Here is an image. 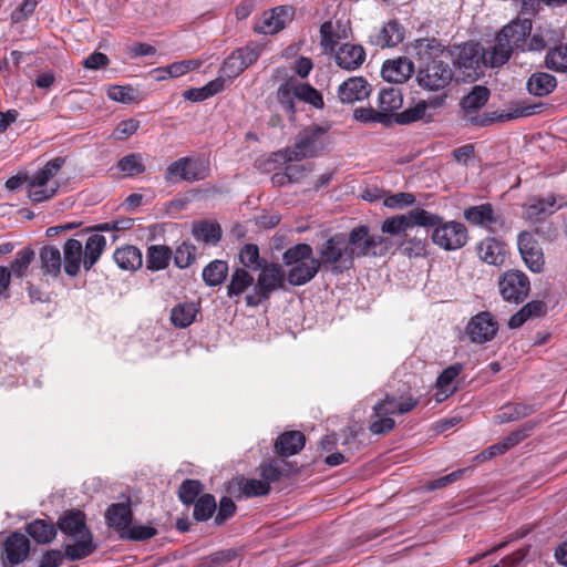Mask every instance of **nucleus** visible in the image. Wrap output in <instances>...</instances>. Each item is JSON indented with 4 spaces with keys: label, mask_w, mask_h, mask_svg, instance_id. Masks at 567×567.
Masks as SVG:
<instances>
[{
    "label": "nucleus",
    "mask_w": 567,
    "mask_h": 567,
    "mask_svg": "<svg viewBox=\"0 0 567 567\" xmlns=\"http://www.w3.org/2000/svg\"><path fill=\"white\" fill-rule=\"evenodd\" d=\"M328 144L327 130L319 125H309L295 137L293 145L271 154L270 161L278 164L300 162L319 155Z\"/></svg>",
    "instance_id": "nucleus-2"
},
{
    "label": "nucleus",
    "mask_w": 567,
    "mask_h": 567,
    "mask_svg": "<svg viewBox=\"0 0 567 567\" xmlns=\"http://www.w3.org/2000/svg\"><path fill=\"white\" fill-rule=\"evenodd\" d=\"M288 466L289 463L285 460L270 458L268 462L260 465V476L262 477V481L267 482L268 486H270L271 483L279 481L285 475H288Z\"/></svg>",
    "instance_id": "nucleus-40"
},
{
    "label": "nucleus",
    "mask_w": 567,
    "mask_h": 567,
    "mask_svg": "<svg viewBox=\"0 0 567 567\" xmlns=\"http://www.w3.org/2000/svg\"><path fill=\"white\" fill-rule=\"evenodd\" d=\"M464 218L471 225L485 228L493 234L506 228L504 215L495 210L488 203L466 208L464 210Z\"/></svg>",
    "instance_id": "nucleus-15"
},
{
    "label": "nucleus",
    "mask_w": 567,
    "mask_h": 567,
    "mask_svg": "<svg viewBox=\"0 0 567 567\" xmlns=\"http://www.w3.org/2000/svg\"><path fill=\"white\" fill-rule=\"evenodd\" d=\"M203 491V485L197 480H186L182 483L178 489V497L182 503L189 505L193 504L197 498L200 492Z\"/></svg>",
    "instance_id": "nucleus-58"
},
{
    "label": "nucleus",
    "mask_w": 567,
    "mask_h": 567,
    "mask_svg": "<svg viewBox=\"0 0 567 567\" xmlns=\"http://www.w3.org/2000/svg\"><path fill=\"white\" fill-rule=\"evenodd\" d=\"M73 539L75 544L65 547V555L71 560L85 558L94 551L95 547L92 544V536Z\"/></svg>",
    "instance_id": "nucleus-49"
},
{
    "label": "nucleus",
    "mask_w": 567,
    "mask_h": 567,
    "mask_svg": "<svg viewBox=\"0 0 567 567\" xmlns=\"http://www.w3.org/2000/svg\"><path fill=\"white\" fill-rule=\"evenodd\" d=\"M198 311L195 302L178 303L171 311V322L176 328L185 329L195 321Z\"/></svg>",
    "instance_id": "nucleus-35"
},
{
    "label": "nucleus",
    "mask_w": 567,
    "mask_h": 567,
    "mask_svg": "<svg viewBox=\"0 0 567 567\" xmlns=\"http://www.w3.org/2000/svg\"><path fill=\"white\" fill-rule=\"evenodd\" d=\"M239 485L240 493L246 498L265 496L270 492V486H268V483L264 482L262 480H241Z\"/></svg>",
    "instance_id": "nucleus-52"
},
{
    "label": "nucleus",
    "mask_w": 567,
    "mask_h": 567,
    "mask_svg": "<svg viewBox=\"0 0 567 567\" xmlns=\"http://www.w3.org/2000/svg\"><path fill=\"white\" fill-rule=\"evenodd\" d=\"M193 236L205 244L216 245L221 238V228L214 221H199L193 227Z\"/></svg>",
    "instance_id": "nucleus-44"
},
{
    "label": "nucleus",
    "mask_w": 567,
    "mask_h": 567,
    "mask_svg": "<svg viewBox=\"0 0 567 567\" xmlns=\"http://www.w3.org/2000/svg\"><path fill=\"white\" fill-rule=\"evenodd\" d=\"M34 250L25 247L16 254L14 260L10 265L11 275L17 278H23L27 275L28 268L34 260Z\"/></svg>",
    "instance_id": "nucleus-46"
},
{
    "label": "nucleus",
    "mask_w": 567,
    "mask_h": 567,
    "mask_svg": "<svg viewBox=\"0 0 567 567\" xmlns=\"http://www.w3.org/2000/svg\"><path fill=\"white\" fill-rule=\"evenodd\" d=\"M295 10L289 6H279L265 11L260 22L255 27V31L262 34H276L286 28L287 23L292 21Z\"/></svg>",
    "instance_id": "nucleus-17"
},
{
    "label": "nucleus",
    "mask_w": 567,
    "mask_h": 567,
    "mask_svg": "<svg viewBox=\"0 0 567 567\" xmlns=\"http://www.w3.org/2000/svg\"><path fill=\"white\" fill-rule=\"evenodd\" d=\"M235 512L236 505L234 501L227 496L221 497L217 514L214 519L215 525H224L229 518L234 516Z\"/></svg>",
    "instance_id": "nucleus-62"
},
{
    "label": "nucleus",
    "mask_w": 567,
    "mask_h": 567,
    "mask_svg": "<svg viewBox=\"0 0 567 567\" xmlns=\"http://www.w3.org/2000/svg\"><path fill=\"white\" fill-rule=\"evenodd\" d=\"M29 538L21 533L9 535L3 545V555L1 556L3 565L16 566L22 563L29 555Z\"/></svg>",
    "instance_id": "nucleus-18"
},
{
    "label": "nucleus",
    "mask_w": 567,
    "mask_h": 567,
    "mask_svg": "<svg viewBox=\"0 0 567 567\" xmlns=\"http://www.w3.org/2000/svg\"><path fill=\"white\" fill-rule=\"evenodd\" d=\"M476 249L480 259L488 265L501 266L506 260L505 244L493 237L483 239Z\"/></svg>",
    "instance_id": "nucleus-26"
},
{
    "label": "nucleus",
    "mask_w": 567,
    "mask_h": 567,
    "mask_svg": "<svg viewBox=\"0 0 567 567\" xmlns=\"http://www.w3.org/2000/svg\"><path fill=\"white\" fill-rule=\"evenodd\" d=\"M437 220L427 225L432 227L431 239L434 245L440 248L452 251L463 248L468 240V231L464 224L455 220L444 221L443 218L436 214Z\"/></svg>",
    "instance_id": "nucleus-9"
},
{
    "label": "nucleus",
    "mask_w": 567,
    "mask_h": 567,
    "mask_svg": "<svg viewBox=\"0 0 567 567\" xmlns=\"http://www.w3.org/2000/svg\"><path fill=\"white\" fill-rule=\"evenodd\" d=\"M489 90L486 86L475 85L471 92L461 100L463 120L473 126L484 127L496 121L494 114H481L480 110L489 99Z\"/></svg>",
    "instance_id": "nucleus-11"
},
{
    "label": "nucleus",
    "mask_w": 567,
    "mask_h": 567,
    "mask_svg": "<svg viewBox=\"0 0 567 567\" xmlns=\"http://www.w3.org/2000/svg\"><path fill=\"white\" fill-rule=\"evenodd\" d=\"M246 69L244 68L243 62L234 51L227 59H225L220 69V73L227 79H235L239 76Z\"/></svg>",
    "instance_id": "nucleus-61"
},
{
    "label": "nucleus",
    "mask_w": 567,
    "mask_h": 567,
    "mask_svg": "<svg viewBox=\"0 0 567 567\" xmlns=\"http://www.w3.org/2000/svg\"><path fill=\"white\" fill-rule=\"evenodd\" d=\"M193 504L194 518L198 522L208 520L217 508L215 497L212 494L199 496Z\"/></svg>",
    "instance_id": "nucleus-47"
},
{
    "label": "nucleus",
    "mask_w": 567,
    "mask_h": 567,
    "mask_svg": "<svg viewBox=\"0 0 567 567\" xmlns=\"http://www.w3.org/2000/svg\"><path fill=\"white\" fill-rule=\"evenodd\" d=\"M64 271L70 277H75L83 265V245L80 240L70 238L63 246Z\"/></svg>",
    "instance_id": "nucleus-30"
},
{
    "label": "nucleus",
    "mask_w": 567,
    "mask_h": 567,
    "mask_svg": "<svg viewBox=\"0 0 567 567\" xmlns=\"http://www.w3.org/2000/svg\"><path fill=\"white\" fill-rule=\"evenodd\" d=\"M436 220V214L430 213L423 208H415L408 214L386 218L382 223L381 230L383 234L398 236L414 226L427 227V225H432Z\"/></svg>",
    "instance_id": "nucleus-12"
},
{
    "label": "nucleus",
    "mask_w": 567,
    "mask_h": 567,
    "mask_svg": "<svg viewBox=\"0 0 567 567\" xmlns=\"http://www.w3.org/2000/svg\"><path fill=\"white\" fill-rule=\"evenodd\" d=\"M27 533L38 544H49L56 536V527L52 522L35 519L27 526Z\"/></svg>",
    "instance_id": "nucleus-38"
},
{
    "label": "nucleus",
    "mask_w": 567,
    "mask_h": 567,
    "mask_svg": "<svg viewBox=\"0 0 567 567\" xmlns=\"http://www.w3.org/2000/svg\"><path fill=\"white\" fill-rule=\"evenodd\" d=\"M306 443V436L300 431H288L275 441V451L279 456L288 457L299 453Z\"/></svg>",
    "instance_id": "nucleus-29"
},
{
    "label": "nucleus",
    "mask_w": 567,
    "mask_h": 567,
    "mask_svg": "<svg viewBox=\"0 0 567 567\" xmlns=\"http://www.w3.org/2000/svg\"><path fill=\"white\" fill-rule=\"evenodd\" d=\"M228 274V264L224 260H213L203 269V280L209 287L219 286Z\"/></svg>",
    "instance_id": "nucleus-43"
},
{
    "label": "nucleus",
    "mask_w": 567,
    "mask_h": 567,
    "mask_svg": "<svg viewBox=\"0 0 567 567\" xmlns=\"http://www.w3.org/2000/svg\"><path fill=\"white\" fill-rule=\"evenodd\" d=\"M40 267L44 276L56 278L61 274L62 258L60 249L54 246H43L40 249Z\"/></svg>",
    "instance_id": "nucleus-32"
},
{
    "label": "nucleus",
    "mask_w": 567,
    "mask_h": 567,
    "mask_svg": "<svg viewBox=\"0 0 567 567\" xmlns=\"http://www.w3.org/2000/svg\"><path fill=\"white\" fill-rule=\"evenodd\" d=\"M557 86V80L547 72H536L527 81L528 92L538 97L550 94Z\"/></svg>",
    "instance_id": "nucleus-33"
},
{
    "label": "nucleus",
    "mask_w": 567,
    "mask_h": 567,
    "mask_svg": "<svg viewBox=\"0 0 567 567\" xmlns=\"http://www.w3.org/2000/svg\"><path fill=\"white\" fill-rule=\"evenodd\" d=\"M351 260L361 257H382L392 247V240L382 235H371L370 228L360 225L347 235Z\"/></svg>",
    "instance_id": "nucleus-6"
},
{
    "label": "nucleus",
    "mask_w": 567,
    "mask_h": 567,
    "mask_svg": "<svg viewBox=\"0 0 567 567\" xmlns=\"http://www.w3.org/2000/svg\"><path fill=\"white\" fill-rule=\"evenodd\" d=\"M498 331V322L489 311H481L473 316L464 329L465 337L475 344L492 341Z\"/></svg>",
    "instance_id": "nucleus-14"
},
{
    "label": "nucleus",
    "mask_w": 567,
    "mask_h": 567,
    "mask_svg": "<svg viewBox=\"0 0 567 567\" xmlns=\"http://www.w3.org/2000/svg\"><path fill=\"white\" fill-rule=\"evenodd\" d=\"M371 86L362 76H353L339 85L338 96L342 103L352 104L369 96Z\"/></svg>",
    "instance_id": "nucleus-22"
},
{
    "label": "nucleus",
    "mask_w": 567,
    "mask_h": 567,
    "mask_svg": "<svg viewBox=\"0 0 567 567\" xmlns=\"http://www.w3.org/2000/svg\"><path fill=\"white\" fill-rule=\"evenodd\" d=\"M239 259L244 267L252 270H258L262 266L258 246L254 244H246L240 249Z\"/></svg>",
    "instance_id": "nucleus-59"
},
{
    "label": "nucleus",
    "mask_w": 567,
    "mask_h": 567,
    "mask_svg": "<svg viewBox=\"0 0 567 567\" xmlns=\"http://www.w3.org/2000/svg\"><path fill=\"white\" fill-rule=\"evenodd\" d=\"M282 261L289 268L286 277L292 286L310 282L321 269L312 247L305 243L288 248L282 255Z\"/></svg>",
    "instance_id": "nucleus-3"
},
{
    "label": "nucleus",
    "mask_w": 567,
    "mask_h": 567,
    "mask_svg": "<svg viewBox=\"0 0 567 567\" xmlns=\"http://www.w3.org/2000/svg\"><path fill=\"white\" fill-rule=\"evenodd\" d=\"M295 95L298 100L311 104L317 109L323 107L321 93L308 83H298L295 81Z\"/></svg>",
    "instance_id": "nucleus-48"
},
{
    "label": "nucleus",
    "mask_w": 567,
    "mask_h": 567,
    "mask_svg": "<svg viewBox=\"0 0 567 567\" xmlns=\"http://www.w3.org/2000/svg\"><path fill=\"white\" fill-rule=\"evenodd\" d=\"M254 284V277L245 268H236L227 286V296L229 298L243 295Z\"/></svg>",
    "instance_id": "nucleus-42"
},
{
    "label": "nucleus",
    "mask_w": 567,
    "mask_h": 567,
    "mask_svg": "<svg viewBox=\"0 0 567 567\" xmlns=\"http://www.w3.org/2000/svg\"><path fill=\"white\" fill-rule=\"evenodd\" d=\"M463 364L462 363H455L442 371V373L439 375L436 381V386L442 392H450L452 393L455 388H452V384L454 380L460 375V373L463 371Z\"/></svg>",
    "instance_id": "nucleus-55"
},
{
    "label": "nucleus",
    "mask_w": 567,
    "mask_h": 567,
    "mask_svg": "<svg viewBox=\"0 0 567 567\" xmlns=\"http://www.w3.org/2000/svg\"><path fill=\"white\" fill-rule=\"evenodd\" d=\"M172 250L164 245H152L146 251V268L151 271H159L168 267Z\"/></svg>",
    "instance_id": "nucleus-36"
},
{
    "label": "nucleus",
    "mask_w": 567,
    "mask_h": 567,
    "mask_svg": "<svg viewBox=\"0 0 567 567\" xmlns=\"http://www.w3.org/2000/svg\"><path fill=\"white\" fill-rule=\"evenodd\" d=\"M258 270L260 272L254 289L246 296V305L248 307H258L269 299L274 291L284 288L285 279H287L282 267L278 264H266Z\"/></svg>",
    "instance_id": "nucleus-8"
},
{
    "label": "nucleus",
    "mask_w": 567,
    "mask_h": 567,
    "mask_svg": "<svg viewBox=\"0 0 567 567\" xmlns=\"http://www.w3.org/2000/svg\"><path fill=\"white\" fill-rule=\"evenodd\" d=\"M117 168L125 177H133L145 172V165L140 154H128L121 158L117 163Z\"/></svg>",
    "instance_id": "nucleus-51"
},
{
    "label": "nucleus",
    "mask_w": 567,
    "mask_h": 567,
    "mask_svg": "<svg viewBox=\"0 0 567 567\" xmlns=\"http://www.w3.org/2000/svg\"><path fill=\"white\" fill-rule=\"evenodd\" d=\"M498 290L505 301L520 303L530 292V280L524 271L509 269L499 277Z\"/></svg>",
    "instance_id": "nucleus-13"
},
{
    "label": "nucleus",
    "mask_w": 567,
    "mask_h": 567,
    "mask_svg": "<svg viewBox=\"0 0 567 567\" xmlns=\"http://www.w3.org/2000/svg\"><path fill=\"white\" fill-rule=\"evenodd\" d=\"M514 52V48L506 40H501V35L497 33L495 44L483 54L484 63L492 68L502 66Z\"/></svg>",
    "instance_id": "nucleus-31"
},
{
    "label": "nucleus",
    "mask_w": 567,
    "mask_h": 567,
    "mask_svg": "<svg viewBox=\"0 0 567 567\" xmlns=\"http://www.w3.org/2000/svg\"><path fill=\"white\" fill-rule=\"evenodd\" d=\"M427 103L425 101L417 102L414 106L395 114V122L399 124H410L422 120L425 116Z\"/></svg>",
    "instance_id": "nucleus-56"
},
{
    "label": "nucleus",
    "mask_w": 567,
    "mask_h": 567,
    "mask_svg": "<svg viewBox=\"0 0 567 567\" xmlns=\"http://www.w3.org/2000/svg\"><path fill=\"white\" fill-rule=\"evenodd\" d=\"M535 412V408L529 404L516 403L502 406L501 412L495 415V422L498 424L508 423L526 417Z\"/></svg>",
    "instance_id": "nucleus-41"
},
{
    "label": "nucleus",
    "mask_w": 567,
    "mask_h": 567,
    "mask_svg": "<svg viewBox=\"0 0 567 567\" xmlns=\"http://www.w3.org/2000/svg\"><path fill=\"white\" fill-rule=\"evenodd\" d=\"M113 260L121 270L134 272L142 267L143 255L138 247L124 245L114 250Z\"/></svg>",
    "instance_id": "nucleus-27"
},
{
    "label": "nucleus",
    "mask_w": 567,
    "mask_h": 567,
    "mask_svg": "<svg viewBox=\"0 0 567 567\" xmlns=\"http://www.w3.org/2000/svg\"><path fill=\"white\" fill-rule=\"evenodd\" d=\"M403 104V96L399 89L388 87L382 89L378 96V110L384 112L389 120L394 111L399 110Z\"/></svg>",
    "instance_id": "nucleus-37"
},
{
    "label": "nucleus",
    "mask_w": 567,
    "mask_h": 567,
    "mask_svg": "<svg viewBox=\"0 0 567 567\" xmlns=\"http://www.w3.org/2000/svg\"><path fill=\"white\" fill-rule=\"evenodd\" d=\"M551 34L554 31L549 28H538L530 34L529 40H526V51L540 52L545 50L548 42L553 40Z\"/></svg>",
    "instance_id": "nucleus-54"
},
{
    "label": "nucleus",
    "mask_w": 567,
    "mask_h": 567,
    "mask_svg": "<svg viewBox=\"0 0 567 567\" xmlns=\"http://www.w3.org/2000/svg\"><path fill=\"white\" fill-rule=\"evenodd\" d=\"M317 254L320 267L333 275H340L353 266L347 235L343 233L334 234L320 244Z\"/></svg>",
    "instance_id": "nucleus-4"
},
{
    "label": "nucleus",
    "mask_w": 567,
    "mask_h": 567,
    "mask_svg": "<svg viewBox=\"0 0 567 567\" xmlns=\"http://www.w3.org/2000/svg\"><path fill=\"white\" fill-rule=\"evenodd\" d=\"M354 117L364 123H369V122L382 123V124L389 123V117L386 116V114L384 112H379L378 109L374 110L372 107L357 109L354 111Z\"/></svg>",
    "instance_id": "nucleus-63"
},
{
    "label": "nucleus",
    "mask_w": 567,
    "mask_h": 567,
    "mask_svg": "<svg viewBox=\"0 0 567 567\" xmlns=\"http://www.w3.org/2000/svg\"><path fill=\"white\" fill-rule=\"evenodd\" d=\"M419 404V400L412 396L404 398L400 401L394 395L386 394L385 398L379 401L373 406V413L371 415L370 431L373 434H384L390 432L395 422L391 415L406 414L411 412Z\"/></svg>",
    "instance_id": "nucleus-5"
},
{
    "label": "nucleus",
    "mask_w": 567,
    "mask_h": 567,
    "mask_svg": "<svg viewBox=\"0 0 567 567\" xmlns=\"http://www.w3.org/2000/svg\"><path fill=\"white\" fill-rule=\"evenodd\" d=\"M59 528L62 533L72 538H83L92 536L91 532L85 525V516L81 511L69 512L60 517Z\"/></svg>",
    "instance_id": "nucleus-28"
},
{
    "label": "nucleus",
    "mask_w": 567,
    "mask_h": 567,
    "mask_svg": "<svg viewBox=\"0 0 567 567\" xmlns=\"http://www.w3.org/2000/svg\"><path fill=\"white\" fill-rule=\"evenodd\" d=\"M106 247V238L100 234L91 235L83 247V267L87 271L100 259Z\"/></svg>",
    "instance_id": "nucleus-34"
},
{
    "label": "nucleus",
    "mask_w": 567,
    "mask_h": 567,
    "mask_svg": "<svg viewBox=\"0 0 567 567\" xmlns=\"http://www.w3.org/2000/svg\"><path fill=\"white\" fill-rule=\"evenodd\" d=\"M530 19H516L504 25L498 32L501 40H506L515 51H526V38L532 33Z\"/></svg>",
    "instance_id": "nucleus-19"
},
{
    "label": "nucleus",
    "mask_w": 567,
    "mask_h": 567,
    "mask_svg": "<svg viewBox=\"0 0 567 567\" xmlns=\"http://www.w3.org/2000/svg\"><path fill=\"white\" fill-rule=\"evenodd\" d=\"M262 51H264L262 44H259L256 42H249L245 47L235 50V53L238 55V58L243 62L244 68L247 69L257 62V60L261 55Z\"/></svg>",
    "instance_id": "nucleus-57"
},
{
    "label": "nucleus",
    "mask_w": 567,
    "mask_h": 567,
    "mask_svg": "<svg viewBox=\"0 0 567 567\" xmlns=\"http://www.w3.org/2000/svg\"><path fill=\"white\" fill-rule=\"evenodd\" d=\"M224 87H225V79L223 76H219V78L210 81L203 87L186 90L183 93V96L186 100H189L193 102H202V101H205V100L216 95L217 93L221 92L224 90Z\"/></svg>",
    "instance_id": "nucleus-39"
},
{
    "label": "nucleus",
    "mask_w": 567,
    "mask_h": 567,
    "mask_svg": "<svg viewBox=\"0 0 567 567\" xmlns=\"http://www.w3.org/2000/svg\"><path fill=\"white\" fill-rule=\"evenodd\" d=\"M414 202L415 197L413 194L402 192L386 196L383 200V205L389 208L401 209L413 205Z\"/></svg>",
    "instance_id": "nucleus-64"
},
{
    "label": "nucleus",
    "mask_w": 567,
    "mask_h": 567,
    "mask_svg": "<svg viewBox=\"0 0 567 567\" xmlns=\"http://www.w3.org/2000/svg\"><path fill=\"white\" fill-rule=\"evenodd\" d=\"M64 163L63 157H55L29 177L28 196L32 202L42 203L56 194L60 183L55 179V176Z\"/></svg>",
    "instance_id": "nucleus-7"
},
{
    "label": "nucleus",
    "mask_w": 567,
    "mask_h": 567,
    "mask_svg": "<svg viewBox=\"0 0 567 567\" xmlns=\"http://www.w3.org/2000/svg\"><path fill=\"white\" fill-rule=\"evenodd\" d=\"M404 30L396 21H389L369 35V43L380 48H391L401 43Z\"/></svg>",
    "instance_id": "nucleus-24"
},
{
    "label": "nucleus",
    "mask_w": 567,
    "mask_h": 567,
    "mask_svg": "<svg viewBox=\"0 0 567 567\" xmlns=\"http://www.w3.org/2000/svg\"><path fill=\"white\" fill-rule=\"evenodd\" d=\"M563 204L558 203L555 195L546 197H532L525 205V216L530 221H542L553 215Z\"/></svg>",
    "instance_id": "nucleus-20"
},
{
    "label": "nucleus",
    "mask_w": 567,
    "mask_h": 567,
    "mask_svg": "<svg viewBox=\"0 0 567 567\" xmlns=\"http://www.w3.org/2000/svg\"><path fill=\"white\" fill-rule=\"evenodd\" d=\"M105 519L109 527L113 528L118 537L125 534L128 525L133 520V512L130 503L111 504L105 513Z\"/></svg>",
    "instance_id": "nucleus-21"
},
{
    "label": "nucleus",
    "mask_w": 567,
    "mask_h": 567,
    "mask_svg": "<svg viewBox=\"0 0 567 567\" xmlns=\"http://www.w3.org/2000/svg\"><path fill=\"white\" fill-rule=\"evenodd\" d=\"M195 258L196 248L189 243L181 244L175 250L174 261L178 268H187L195 261Z\"/></svg>",
    "instance_id": "nucleus-60"
},
{
    "label": "nucleus",
    "mask_w": 567,
    "mask_h": 567,
    "mask_svg": "<svg viewBox=\"0 0 567 567\" xmlns=\"http://www.w3.org/2000/svg\"><path fill=\"white\" fill-rule=\"evenodd\" d=\"M411 47L419 62L416 75L419 85L429 91L446 87L454 72L449 63L441 59L445 53V47L435 38L416 39Z\"/></svg>",
    "instance_id": "nucleus-1"
},
{
    "label": "nucleus",
    "mask_w": 567,
    "mask_h": 567,
    "mask_svg": "<svg viewBox=\"0 0 567 567\" xmlns=\"http://www.w3.org/2000/svg\"><path fill=\"white\" fill-rule=\"evenodd\" d=\"M295 99H297V96L295 95L293 80H289L279 86L277 91V100L285 111L291 115L296 112Z\"/></svg>",
    "instance_id": "nucleus-53"
},
{
    "label": "nucleus",
    "mask_w": 567,
    "mask_h": 567,
    "mask_svg": "<svg viewBox=\"0 0 567 567\" xmlns=\"http://www.w3.org/2000/svg\"><path fill=\"white\" fill-rule=\"evenodd\" d=\"M517 246L526 267L534 274H540L544 270L545 257L534 235L529 231L519 233Z\"/></svg>",
    "instance_id": "nucleus-16"
},
{
    "label": "nucleus",
    "mask_w": 567,
    "mask_h": 567,
    "mask_svg": "<svg viewBox=\"0 0 567 567\" xmlns=\"http://www.w3.org/2000/svg\"><path fill=\"white\" fill-rule=\"evenodd\" d=\"M157 529L152 525H141L132 520L131 525L122 535V539L131 542H145L157 535Z\"/></svg>",
    "instance_id": "nucleus-50"
},
{
    "label": "nucleus",
    "mask_w": 567,
    "mask_h": 567,
    "mask_svg": "<svg viewBox=\"0 0 567 567\" xmlns=\"http://www.w3.org/2000/svg\"><path fill=\"white\" fill-rule=\"evenodd\" d=\"M414 73V64L408 58H398L384 62L381 74L390 83H403Z\"/></svg>",
    "instance_id": "nucleus-23"
},
{
    "label": "nucleus",
    "mask_w": 567,
    "mask_h": 567,
    "mask_svg": "<svg viewBox=\"0 0 567 567\" xmlns=\"http://www.w3.org/2000/svg\"><path fill=\"white\" fill-rule=\"evenodd\" d=\"M545 65L555 72H567V43L549 49L545 56Z\"/></svg>",
    "instance_id": "nucleus-45"
},
{
    "label": "nucleus",
    "mask_w": 567,
    "mask_h": 567,
    "mask_svg": "<svg viewBox=\"0 0 567 567\" xmlns=\"http://www.w3.org/2000/svg\"><path fill=\"white\" fill-rule=\"evenodd\" d=\"M210 174L209 163L198 157H181L171 163L165 172V181L168 183H195L206 179Z\"/></svg>",
    "instance_id": "nucleus-10"
},
{
    "label": "nucleus",
    "mask_w": 567,
    "mask_h": 567,
    "mask_svg": "<svg viewBox=\"0 0 567 567\" xmlns=\"http://www.w3.org/2000/svg\"><path fill=\"white\" fill-rule=\"evenodd\" d=\"M364 60L365 51L360 44L344 43L336 52V63L348 71L359 69Z\"/></svg>",
    "instance_id": "nucleus-25"
}]
</instances>
